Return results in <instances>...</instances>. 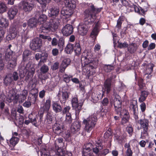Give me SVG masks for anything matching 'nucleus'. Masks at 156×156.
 Segmentation results:
<instances>
[{
	"label": "nucleus",
	"instance_id": "61",
	"mask_svg": "<svg viewBox=\"0 0 156 156\" xmlns=\"http://www.w3.org/2000/svg\"><path fill=\"white\" fill-rule=\"evenodd\" d=\"M71 103L72 106L79 103L78 102V99L77 96H74L72 98L71 100Z\"/></svg>",
	"mask_w": 156,
	"mask_h": 156
},
{
	"label": "nucleus",
	"instance_id": "13",
	"mask_svg": "<svg viewBox=\"0 0 156 156\" xmlns=\"http://www.w3.org/2000/svg\"><path fill=\"white\" fill-rule=\"evenodd\" d=\"M81 127L80 123L78 121H75L72 124L71 127V133L78 135L80 133V130Z\"/></svg>",
	"mask_w": 156,
	"mask_h": 156
},
{
	"label": "nucleus",
	"instance_id": "37",
	"mask_svg": "<svg viewBox=\"0 0 156 156\" xmlns=\"http://www.w3.org/2000/svg\"><path fill=\"white\" fill-rule=\"evenodd\" d=\"M9 25V23L6 19L3 18L0 19V27L5 29Z\"/></svg>",
	"mask_w": 156,
	"mask_h": 156
},
{
	"label": "nucleus",
	"instance_id": "40",
	"mask_svg": "<svg viewBox=\"0 0 156 156\" xmlns=\"http://www.w3.org/2000/svg\"><path fill=\"white\" fill-rule=\"evenodd\" d=\"M38 2L42 5V8L43 9L42 11H44V9L45 8L47 4L49 3L51 0H37Z\"/></svg>",
	"mask_w": 156,
	"mask_h": 156
},
{
	"label": "nucleus",
	"instance_id": "21",
	"mask_svg": "<svg viewBox=\"0 0 156 156\" xmlns=\"http://www.w3.org/2000/svg\"><path fill=\"white\" fill-rule=\"evenodd\" d=\"M18 10L17 7H11L8 12V17L10 20L13 19L17 14Z\"/></svg>",
	"mask_w": 156,
	"mask_h": 156
},
{
	"label": "nucleus",
	"instance_id": "24",
	"mask_svg": "<svg viewBox=\"0 0 156 156\" xmlns=\"http://www.w3.org/2000/svg\"><path fill=\"white\" fill-rule=\"evenodd\" d=\"M8 61L7 67L10 69L14 68L17 64V57L15 55L10 58L9 60H6Z\"/></svg>",
	"mask_w": 156,
	"mask_h": 156
},
{
	"label": "nucleus",
	"instance_id": "35",
	"mask_svg": "<svg viewBox=\"0 0 156 156\" xmlns=\"http://www.w3.org/2000/svg\"><path fill=\"white\" fill-rule=\"evenodd\" d=\"M54 119V115L52 112L48 111L46 116V119L47 121V122L48 124H51Z\"/></svg>",
	"mask_w": 156,
	"mask_h": 156
},
{
	"label": "nucleus",
	"instance_id": "47",
	"mask_svg": "<svg viewBox=\"0 0 156 156\" xmlns=\"http://www.w3.org/2000/svg\"><path fill=\"white\" fill-rule=\"evenodd\" d=\"M51 100L50 99H48L46 100L44 104V110L46 111H48L51 106Z\"/></svg>",
	"mask_w": 156,
	"mask_h": 156
},
{
	"label": "nucleus",
	"instance_id": "31",
	"mask_svg": "<svg viewBox=\"0 0 156 156\" xmlns=\"http://www.w3.org/2000/svg\"><path fill=\"white\" fill-rule=\"evenodd\" d=\"M90 63L87 65H86L87 66L89 67H92V68H96L98 64V60L97 58H95L93 59L92 58L91 59V61Z\"/></svg>",
	"mask_w": 156,
	"mask_h": 156
},
{
	"label": "nucleus",
	"instance_id": "27",
	"mask_svg": "<svg viewBox=\"0 0 156 156\" xmlns=\"http://www.w3.org/2000/svg\"><path fill=\"white\" fill-rule=\"evenodd\" d=\"M65 3L66 7L72 10L76 7V2L74 0H66Z\"/></svg>",
	"mask_w": 156,
	"mask_h": 156
},
{
	"label": "nucleus",
	"instance_id": "51",
	"mask_svg": "<svg viewBox=\"0 0 156 156\" xmlns=\"http://www.w3.org/2000/svg\"><path fill=\"white\" fill-rule=\"evenodd\" d=\"M89 69L87 72V76L89 78L90 76L94 75L96 73V68L89 67Z\"/></svg>",
	"mask_w": 156,
	"mask_h": 156
},
{
	"label": "nucleus",
	"instance_id": "15",
	"mask_svg": "<svg viewBox=\"0 0 156 156\" xmlns=\"http://www.w3.org/2000/svg\"><path fill=\"white\" fill-rule=\"evenodd\" d=\"M57 151L54 156H72L71 153L66 151L64 149L55 146Z\"/></svg>",
	"mask_w": 156,
	"mask_h": 156
},
{
	"label": "nucleus",
	"instance_id": "38",
	"mask_svg": "<svg viewBox=\"0 0 156 156\" xmlns=\"http://www.w3.org/2000/svg\"><path fill=\"white\" fill-rule=\"evenodd\" d=\"M137 120L138 122L140 123L141 126L143 128L144 127H148L149 122L148 120L144 119H140L139 120L138 119V120H137Z\"/></svg>",
	"mask_w": 156,
	"mask_h": 156
},
{
	"label": "nucleus",
	"instance_id": "18",
	"mask_svg": "<svg viewBox=\"0 0 156 156\" xmlns=\"http://www.w3.org/2000/svg\"><path fill=\"white\" fill-rule=\"evenodd\" d=\"M59 93L57 94L58 98L62 104H65L69 98V93L67 91H62L61 95Z\"/></svg>",
	"mask_w": 156,
	"mask_h": 156
},
{
	"label": "nucleus",
	"instance_id": "42",
	"mask_svg": "<svg viewBox=\"0 0 156 156\" xmlns=\"http://www.w3.org/2000/svg\"><path fill=\"white\" fill-rule=\"evenodd\" d=\"M7 10L6 4L4 2H0V14L6 12Z\"/></svg>",
	"mask_w": 156,
	"mask_h": 156
},
{
	"label": "nucleus",
	"instance_id": "3",
	"mask_svg": "<svg viewBox=\"0 0 156 156\" xmlns=\"http://www.w3.org/2000/svg\"><path fill=\"white\" fill-rule=\"evenodd\" d=\"M97 120V118L94 114L89 116L86 119H84L83 122L85 125V129L86 131L90 133L95 127Z\"/></svg>",
	"mask_w": 156,
	"mask_h": 156
},
{
	"label": "nucleus",
	"instance_id": "32",
	"mask_svg": "<svg viewBox=\"0 0 156 156\" xmlns=\"http://www.w3.org/2000/svg\"><path fill=\"white\" fill-rule=\"evenodd\" d=\"M5 49L4 48H0V71L3 70L4 67V63L2 55L5 53Z\"/></svg>",
	"mask_w": 156,
	"mask_h": 156
},
{
	"label": "nucleus",
	"instance_id": "22",
	"mask_svg": "<svg viewBox=\"0 0 156 156\" xmlns=\"http://www.w3.org/2000/svg\"><path fill=\"white\" fill-rule=\"evenodd\" d=\"M42 32L48 33L50 31H53L52 28L51 27L49 22L43 24L41 27Z\"/></svg>",
	"mask_w": 156,
	"mask_h": 156
},
{
	"label": "nucleus",
	"instance_id": "7",
	"mask_svg": "<svg viewBox=\"0 0 156 156\" xmlns=\"http://www.w3.org/2000/svg\"><path fill=\"white\" fill-rule=\"evenodd\" d=\"M17 33L16 25L12 24L9 29V34L6 37V39L9 41L14 39L17 36Z\"/></svg>",
	"mask_w": 156,
	"mask_h": 156
},
{
	"label": "nucleus",
	"instance_id": "54",
	"mask_svg": "<svg viewBox=\"0 0 156 156\" xmlns=\"http://www.w3.org/2000/svg\"><path fill=\"white\" fill-rule=\"evenodd\" d=\"M63 136L66 141H69L70 140L71 137L70 133L69 131L67 130L66 131L65 133L63 134Z\"/></svg>",
	"mask_w": 156,
	"mask_h": 156
},
{
	"label": "nucleus",
	"instance_id": "34",
	"mask_svg": "<svg viewBox=\"0 0 156 156\" xmlns=\"http://www.w3.org/2000/svg\"><path fill=\"white\" fill-rule=\"evenodd\" d=\"M74 48L73 44L69 43L65 48V51L67 54H71L73 51Z\"/></svg>",
	"mask_w": 156,
	"mask_h": 156
},
{
	"label": "nucleus",
	"instance_id": "50",
	"mask_svg": "<svg viewBox=\"0 0 156 156\" xmlns=\"http://www.w3.org/2000/svg\"><path fill=\"white\" fill-rule=\"evenodd\" d=\"M41 66V67L40 69V71L42 73H45L48 71L49 68L47 65L44 64V63Z\"/></svg>",
	"mask_w": 156,
	"mask_h": 156
},
{
	"label": "nucleus",
	"instance_id": "62",
	"mask_svg": "<svg viewBox=\"0 0 156 156\" xmlns=\"http://www.w3.org/2000/svg\"><path fill=\"white\" fill-rule=\"evenodd\" d=\"M153 64H152L151 65V66L149 68H147L146 69V73H145V75L148 74L150 75L153 71Z\"/></svg>",
	"mask_w": 156,
	"mask_h": 156
},
{
	"label": "nucleus",
	"instance_id": "49",
	"mask_svg": "<svg viewBox=\"0 0 156 156\" xmlns=\"http://www.w3.org/2000/svg\"><path fill=\"white\" fill-rule=\"evenodd\" d=\"M19 139L15 136L12 137L10 140V143L13 146H15L18 143Z\"/></svg>",
	"mask_w": 156,
	"mask_h": 156
},
{
	"label": "nucleus",
	"instance_id": "11",
	"mask_svg": "<svg viewBox=\"0 0 156 156\" xmlns=\"http://www.w3.org/2000/svg\"><path fill=\"white\" fill-rule=\"evenodd\" d=\"M34 5V0H28L23 2V9L25 12L30 11Z\"/></svg>",
	"mask_w": 156,
	"mask_h": 156
},
{
	"label": "nucleus",
	"instance_id": "14",
	"mask_svg": "<svg viewBox=\"0 0 156 156\" xmlns=\"http://www.w3.org/2000/svg\"><path fill=\"white\" fill-rule=\"evenodd\" d=\"M73 31V26L69 24L66 25L62 30V33L64 36H68L72 34Z\"/></svg>",
	"mask_w": 156,
	"mask_h": 156
},
{
	"label": "nucleus",
	"instance_id": "44",
	"mask_svg": "<svg viewBox=\"0 0 156 156\" xmlns=\"http://www.w3.org/2000/svg\"><path fill=\"white\" fill-rule=\"evenodd\" d=\"M74 47L76 54L77 55H79L80 54L81 51V48L79 43V42L75 43Z\"/></svg>",
	"mask_w": 156,
	"mask_h": 156
},
{
	"label": "nucleus",
	"instance_id": "45",
	"mask_svg": "<svg viewBox=\"0 0 156 156\" xmlns=\"http://www.w3.org/2000/svg\"><path fill=\"white\" fill-rule=\"evenodd\" d=\"M13 79V81H17L19 79V76L17 72H14L12 73L9 74Z\"/></svg>",
	"mask_w": 156,
	"mask_h": 156
},
{
	"label": "nucleus",
	"instance_id": "59",
	"mask_svg": "<svg viewBox=\"0 0 156 156\" xmlns=\"http://www.w3.org/2000/svg\"><path fill=\"white\" fill-rule=\"evenodd\" d=\"M65 39L63 37H61L58 41V46L60 47H63L65 43Z\"/></svg>",
	"mask_w": 156,
	"mask_h": 156
},
{
	"label": "nucleus",
	"instance_id": "8",
	"mask_svg": "<svg viewBox=\"0 0 156 156\" xmlns=\"http://www.w3.org/2000/svg\"><path fill=\"white\" fill-rule=\"evenodd\" d=\"M23 68L26 70L27 72H28L26 77V80H28L30 78H31L33 76L35 71V69L31 62H29L26 64L25 67H23Z\"/></svg>",
	"mask_w": 156,
	"mask_h": 156
},
{
	"label": "nucleus",
	"instance_id": "41",
	"mask_svg": "<svg viewBox=\"0 0 156 156\" xmlns=\"http://www.w3.org/2000/svg\"><path fill=\"white\" fill-rule=\"evenodd\" d=\"M125 19V17L124 16H120L117 21V25L116 27L119 29H120L121 27V25L122 22Z\"/></svg>",
	"mask_w": 156,
	"mask_h": 156
},
{
	"label": "nucleus",
	"instance_id": "36",
	"mask_svg": "<svg viewBox=\"0 0 156 156\" xmlns=\"http://www.w3.org/2000/svg\"><path fill=\"white\" fill-rule=\"evenodd\" d=\"M97 25H96L95 27L93 29L90 34V36L94 39H96L99 32V30L97 26Z\"/></svg>",
	"mask_w": 156,
	"mask_h": 156
},
{
	"label": "nucleus",
	"instance_id": "2",
	"mask_svg": "<svg viewBox=\"0 0 156 156\" xmlns=\"http://www.w3.org/2000/svg\"><path fill=\"white\" fill-rule=\"evenodd\" d=\"M116 77V76L115 75L112 76L108 78L105 80L104 84V86L105 88L104 91H103L101 94H98V95H97V94H96L97 97L94 98H93L94 100L98 101L99 99H101L104 95L105 92V91L107 94L110 93L111 91L112 87L113 85V78H115Z\"/></svg>",
	"mask_w": 156,
	"mask_h": 156
},
{
	"label": "nucleus",
	"instance_id": "4",
	"mask_svg": "<svg viewBox=\"0 0 156 156\" xmlns=\"http://www.w3.org/2000/svg\"><path fill=\"white\" fill-rule=\"evenodd\" d=\"M93 56L90 50H85L82 53L81 58V63L83 66H85L90 62Z\"/></svg>",
	"mask_w": 156,
	"mask_h": 156
},
{
	"label": "nucleus",
	"instance_id": "5",
	"mask_svg": "<svg viewBox=\"0 0 156 156\" xmlns=\"http://www.w3.org/2000/svg\"><path fill=\"white\" fill-rule=\"evenodd\" d=\"M110 103L112 106L114 105L115 111L118 114L121 111L122 101L119 96H116L112 100H110Z\"/></svg>",
	"mask_w": 156,
	"mask_h": 156
},
{
	"label": "nucleus",
	"instance_id": "9",
	"mask_svg": "<svg viewBox=\"0 0 156 156\" xmlns=\"http://www.w3.org/2000/svg\"><path fill=\"white\" fill-rule=\"evenodd\" d=\"M48 54L45 52L36 53L35 55V58L37 60L41 59L38 64V67H39L46 61L48 57Z\"/></svg>",
	"mask_w": 156,
	"mask_h": 156
},
{
	"label": "nucleus",
	"instance_id": "52",
	"mask_svg": "<svg viewBox=\"0 0 156 156\" xmlns=\"http://www.w3.org/2000/svg\"><path fill=\"white\" fill-rule=\"evenodd\" d=\"M144 80L142 78H140L138 80V85L140 90L143 89L144 87L145 86V84L144 83Z\"/></svg>",
	"mask_w": 156,
	"mask_h": 156
},
{
	"label": "nucleus",
	"instance_id": "48",
	"mask_svg": "<svg viewBox=\"0 0 156 156\" xmlns=\"http://www.w3.org/2000/svg\"><path fill=\"white\" fill-rule=\"evenodd\" d=\"M47 19V16L44 14H42L39 16L38 19V22L41 24L43 23L46 21Z\"/></svg>",
	"mask_w": 156,
	"mask_h": 156
},
{
	"label": "nucleus",
	"instance_id": "30",
	"mask_svg": "<svg viewBox=\"0 0 156 156\" xmlns=\"http://www.w3.org/2000/svg\"><path fill=\"white\" fill-rule=\"evenodd\" d=\"M13 82V79L8 74H7L4 79V84L5 86L10 85Z\"/></svg>",
	"mask_w": 156,
	"mask_h": 156
},
{
	"label": "nucleus",
	"instance_id": "1",
	"mask_svg": "<svg viewBox=\"0 0 156 156\" xmlns=\"http://www.w3.org/2000/svg\"><path fill=\"white\" fill-rule=\"evenodd\" d=\"M102 9V8H96L94 5L89 4L88 8L84 12V23L80 24L78 27L79 34L82 35H86L90 25L92 24L97 18L96 14L100 12Z\"/></svg>",
	"mask_w": 156,
	"mask_h": 156
},
{
	"label": "nucleus",
	"instance_id": "46",
	"mask_svg": "<svg viewBox=\"0 0 156 156\" xmlns=\"http://www.w3.org/2000/svg\"><path fill=\"white\" fill-rule=\"evenodd\" d=\"M73 119L72 118L71 114H68L66 115L65 122L66 124H70L72 122Z\"/></svg>",
	"mask_w": 156,
	"mask_h": 156
},
{
	"label": "nucleus",
	"instance_id": "19",
	"mask_svg": "<svg viewBox=\"0 0 156 156\" xmlns=\"http://www.w3.org/2000/svg\"><path fill=\"white\" fill-rule=\"evenodd\" d=\"M63 125L58 123H55L52 126L53 132L57 135H59L62 132Z\"/></svg>",
	"mask_w": 156,
	"mask_h": 156
},
{
	"label": "nucleus",
	"instance_id": "16",
	"mask_svg": "<svg viewBox=\"0 0 156 156\" xmlns=\"http://www.w3.org/2000/svg\"><path fill=\"white\" fill-rule=\"evenodd\" d=\"M61 18H51L49 20V23L52 28L53 31L56 30L59 25L60 20Z\"/></svg>",
	"mask_w": 156,
	"mask_h": 156
},
{
	"label": "nucleus",
	"instance_id": "57",
	"mask_svg": "<svg viewBox=\"0 0 156 156\" xmlns=\"http://www.w3.org/2000/svg\"><path fill=\"white\" fill-rule=\"evenodd\" d=\"M85 147L83 150L89 152L92 149V148H93V146L91 143H88L85 145Z\"/></svg>",
	"mask_w": 156,
	"mask_h": 156
},
{
	"label": "nucleus",
	"instance_id": "17",
	"mask_svg": "<svg viewBox=\"0 0 156 156\" xmlns=\"http://www.w3.org/2000/svg\"><path fill=\"white\" fill-rule=\"evenodd\" d=\"M5 59L6 60H8L9 59L12 57L15 56L14 55L15 54V52L12 50V45L10 44L9 45L8 48L5 50Z\"/></svg>",
	"mask_w": 156,
	"mask_h": 156
},
{
	"label": "nucleus",
	"instance_id": "64",
	"mask_svg": "<svg viewBox=\"0 0 156 156\" xmlns=\"http://www.w3.org/2000/svg\"><path fill=\"white\" fill-rule=\"evenodd\" d=\"M129 116H123L121 121V123L123 125L128 122Z\"/></svg>",
	"mask_w": 156,
	"mask_h": 156
},
{
	"label": "nucleus",
	"instance_id": "55",
	"mask_svg": "<svg viewBox=\"0 0 156 156\" xmlns=\"http://www.w3.org/2000/svg\"><path fill=\"white\" fill-rule=\"evenodd\" d=\"M64 81L66 83H68L71 80V78L73 76L70 75H68L67 74H65L63 76Z\"/></svg>",
	"mask_w": 156,
	"mask_h": 156
},
{
	"label": "nucleus",
	"instance_id": "60",
	"mask_svg": "<svg viewBox=\"0 0 156 156\" xmlns=\"http://www.w3.org/2000/svg\"><path fill=\"white\" fill-rule=\"evenodd\" d=\"M114 137L115 140L119 143H121L123 140V138L121 136L115 134Z\"/></svg>",
	"mask_w": 156,
	"mask_h": 156
},
{
	"label": "nucleus",
	"instance_id": "26",
	"mask_svg": "<svg viewBox=\"0 0 156 156\" xmlns=\"http://www.w3.org/2000/svg\"><path fill=\"white\" fill-rule=\"evenodd\" d=\"M83 104V102H80L72 106L73 109L75 111V115L76 116H78L81 110Z\"/></svg>",
	"mask_w": 156,
	"mask_h": 156
},
{
	"label": "nucleus",
	"instance_id": "28",
	"mask_svg": "<svg viewBox=\"0 0 156 156\" xmlns=\"http://www.w3.org/2000/svg\"><path fill=\"white\" fill-rule=\"evenodd\" d=\"M37 20L34 18H32L29 19L27 21L28 26L30 28L35 27H36Z\"/></svg>",
	"mask_w": 156,
	"mask_h": 156
},
{
	"label": "nucleus",
	"instance_id": "6",
	"mask_svg": "<svg viewBox=\"0 0 156 156\" xmlns=\"http://www.w3.org/2000/svg\"><path fill=\"white\" fill-rule=\"evenodd\" d=\"M42 44V40L39 38L36 37L30 41V47L33 51H38L40 50Z\"/></svg>",
	"mask_w": 156,
	"mask_h": 156
},
{
	"label": "nucleus",
	"instance_id": "39",
	"mask_svg": "<svg viewBox=\"0 0 156 156\" xmlns=\"http://www.w3.org/2000/svg\"><path fill=\"white\" fill-rule=\"evenodd\" d=\"M31 54V51L29 50H25L23 54V59L25 62L28 60V56Z\"/></svg>",
	"mask_w": 156,
	"mask_h": 156
},
{
	"label": "nucleus",
	"instance_id": "56",
	"mask_svg": "<svg viewBox=\"0 0 156 156\" xmlns=\"http://www.w3.org/2000/svg\"><path fill=\"white\" fill-rule=\"evenodd\" d=\"M27 73V72L26 70H25L23 67H22L19 70V76L20 78H23L25 76Z\"/></svg>",
	"mask_w": 156,
	"mask_h": 156
},
{
	"label": "nucleus",
	"instance_id": "63",
	"mask_svg": "<svg viewBox=\"0 0 156 156\" xmlns=\"http://www.w3.org/2000/svg\"><path fill=\"white\" fill-rule=\"evenodd\" d=\"M128 45L126 42H124L123 43H122L121 42L118 43V47L120 48H125L128 47Z\"/></svg>",
	"mask_w": 156,
	"mask_h": 156
},
{
	"label": "nucleus",
	"instance_id": "25",
	"mask_svg": "<svg viewBox=\"0 0 156 156\" xmlns=\"http://www.w3.org/2000/svg\"><path fill=\"white\" fill-rule=\"evenodd\" d=\"M73 10L69 8L65 9L63 8L61 11V14L63 16L67 19L70 17L73 13Z\"/></svg>",
	"mask_w": 156,
	"mask_h": 156
},
{
	"label": "nucleus",
	"instance_id": "29",
	"mask_svg": "<svg viewBox=\"0 0 156 156\" xmlns=\"http://www.w3.org/2000/svg\"><path fill=\"white\" fill-rule=\"evenodd\" d=\"M138 46L135 43L129 44L128 47V51L131 54L134 53L137 50Z\"/></svg>",
	"mask_w": 156,
	"mask_h": 156
},
{
	"label": "nucleus",
	"instance_id": "23",
	"mask_svg": "<svg viewBox=\"0 0 156 156\" xmlns=\"http://www.w3.org/2000/svg\"><path fill=\"white\" fill-rule=\"evenodd\" d=\"M52 106L53 110L56 113L60 112L62 111V107L58 101H53Z\"/></svg>",
	"mask_w": 156,
	"mask_h": 156
},
{
	"label": "nucleus",
	"instance_id": "43",
	"mask_svg": "<svg viewBox=\"0 0 156 156\" xmlns=\"http://www.w3.org/2000/svg\"><path fill=\"white\" fill-rule=\"evenodd\" d=\"M113 66L111 65H105L103 68L105 71L107 73L110 72L114 69Z\"/></svg>",
	"mask_w": 156,
	"mask_h": 156
},
{
	"label": "nucleus",
	"instance_id": "58",
	"mask_svg": "<svg viewBox=\"0 0 156 156\" xmlns=\"http://www.w3.org/2000/svg\"><path fill=\"white\" fill-rule=\"evenodd\" d=\"M71 109V107L69 106H66L64 107L63 109H62V114H65L66 115H68V114H71L69 112V111Z\"/></svg>",
	"mask_w": 156,
	"mask_h": 156
},
{
	"label": "nucleus",
	"instance_id": "12",
	"mask_svg": "<svg viewBox=\"0 0 156 156\" xmlns=\"http://www.w3.org/2000/svg\"><path fill=\"white\" fill-rule=\"evenodd\" d=\"M129 108L131 110H132L133 115L134 116V118L137 121L138 119V109L137 105V102L136 100H132L130 102Z\"/></svg>",
	"mask_w": 156,
	"mask_h": 156
},
{
	"label": "nucleus",
	"instance_id": "10",
	"mask_svg": "<svg viewBox=\"0 0 156 156\" xmlns=\"http://www.w3.org/2000/svg\"><path fill=\"white\" fill-rule=\"evenodd\" d=\"M59 15V9L58 6H53L50 8L48 15L51 18H61Z\"/></svg>",
	"mask_w": 156,
	"mask_h": 156
},
{
	"label": "nucleus",
	"instance_id": "33",
	"mask_svg": "<svg viewBox=\"0 0 156 156\" xmlns=\"http://www.w3.org/2000/svg\"><path fill=\"white\" fill-rule=\"evenodd\" d=\"M149 94V92L145 90H143L141 91L140 97L139 100L140 102H143L145 101Z\"/></svg>",
	"mask_w": 156,
	"mask_h": 156
},
{
	"label": "nucleus",
	"instance_id": "20",
	"mask_svg": "<svg viewBox=\"0 0 156 156\" xmlns=\"http://www.w3.org/2000/svg\"><path fill=\"white\" fill-rule=\"evenodd\" d=\"M70 59L68 58L64 59L61 63L60 66L59 71L61 73L65 72L66 69L70 64Z\"/></svg>",
	"mask_w": 156,
	"mask_h": 156
},
{
	"label": "nucleus",
	"instance_id": "53",
	"mask_svg": "<svg viewBox=\"0 0 156 156\" xmlns=\"http://www.w3.org/2000/svg\"><path fill=\"white\" fill-rule=\"evenodd\" d=\"M39 36V38L40 39L47 40L49 41H50L52 40V38L51 37L48 35L40 34Z\"/></svg>",
	"mask_w": 156,
	"mask_h": 156
}]
</instances>
